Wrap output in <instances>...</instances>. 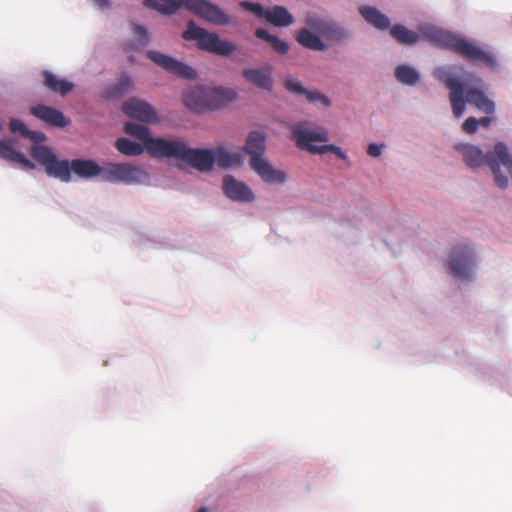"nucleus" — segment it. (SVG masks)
<instances>
[{
  "label": "nucleus",
  "instance_id": "f257e3e1",
  "mask_svg": "<svg viewBox=\"0 0 512 512\" xmlns=\"http://www.w3.org/2000/svg\"><path fill=\"white\" fill-rule=\"evenodd\" d=\"M434 76L449 89V100L453 115L456 118L463 116L466 110V103L475 106L486 114H493L495 112V104L485 95L480 78L474 80L477 86L468 87L445 67L436 68Z\"/></svg>",
  "mask_w": 512,
  "mask_h": 512
},
{
  "label": "nucleus",
  "instance_id": "f03ea898",
  "mask_svg": "<svg viewBox=\"0 0 512 512\" xmlns=\"http://www.w3.org/2000/svg\"><path fill=\"white\" fill-rule=\"evenodd\" d=\"M419 30L422 37L429 42L438 47L449 49L465 60L480 62L491 68L497 66V60L493 54L482 50L479 46L461 36L430 25L421 26Z\"/></svg>",
  "mask_w": 512,
  "mask_h": 512
},
{
  "label": "nucleus",
  "instance_id": "7ed1b4c3",
  "mask_svg": "<svg viewBox=\"0 0 512 512\" xmlns=\"http://www.w3.org/2000/svg\"><path fill=\"white\" fill-rule=\"evenodd\" d=\"M456 148L462 153L464 161L469 167L478 168L487 164L492 170L496 185L500 188L508 186V178L502 174L500 165L502 164L512 177V157L503 142L496 143L494 151L486 154L472 144H459Z\"/></svg>",
  "mask_w": 512,
  "mask_h": 512
},
{
  "label": "nucleus",
  "instance_id": "20e7f679",
  "mask_svg": "<svg viewBox=\"0 0 512 512\" xmlns=\"http://www.w3.org/2000/svg\"><path fill=\"white\" fill-rule=\"evenodd\" d=\"M144 5L166 15H171L181 7H185L194 15L210 23L216 25L230 23L225 11L208 0H144Z\"/></svg>",
  "mask_w": 512,
  "mask_h": 512
},
{
  "label": "nucleus",
  "instance_id": "39448f33",
  "mask_svg": "<svg viewBox=\"0 0 512 512\" xmlns=\"http://www.w3.org/2000/svg\"><path fill=\"white\" fill-rule=\"evenodd\" d=\"M237 97V92L231 88L196 86L183 94V103L191 111L199 113L222 109Z\"/></svg>",
  "mask_w": 512,
  "mask_h": 512
},
{
  "label": "nucleus",
  "instance_id": "423d86ee",
  "mask_svg": "<svg viewBox=\"0 0 512 512\" xmlns=\"http://www.w3.org/2000/svg\"><path fill=\"white\" fill-rule=\"evenodd\" d=\"M292 139L296 142V145L302 149L307 150L313 154H325L332 152L337 155L340 159L345 160L346 154L342 149L336 145H313V142H327L328 132L322 127H318L309 122H299L292 126Z\"/></svg>",
  "mask_w": 512,
  "mask_h": 512
},
{
  "label": "nucleus",
  "instance_id": "0eeeda50",
  "mask_svg": "<svg viewBox=\"0 0 512 512\" xmlns=\"http://www.w3.org/2000/svg\"><path fill=\"white\" fill-rule=\"evenodd\" d=\"M165 152L162 158H176L199 171H210L215 164L213 150L190 148L185 142L180 140H169V143L163 146Z\"/></svg>",
  "mask_w": 512,
  "mask_h": 512
},
{
  "label": "nucleus",
  "instance_id": "6e6552de",
  "mask_svg": "<svg viewBox=\"0 0 512 512\" xmlns=\"http://www.w3.org/2000/svg\"><path fill=\"white\" fill-rule=\"evenodd\" d=\"M182 37L185 40H195L199 49L220 56H229L237 50L234 43L220 39L218 34L197 26L193 20L188 21Z\"/></svg>",
  "mask_w": 512,
  "mask_h": 512
},
{
  "label": "nucleus",
  "instance_id": "1a4fd4ad",
  "mask_svg": "<svg viewBox=\"0 0 512 512\" xmlns=\"http://www.w3.org/2000/svg\"><path fill=\"white\" fill-rule=\"evenodd\" d=\"M30 155L45 168L49 177L59 179L62 182L71 180L72 161L59 160L54 152L47 146L34 145L30 149Z\"/></svg>",
  "mask_w": 512,
  "mask_h": 512
},
{
  "label": "nucleus",
  "instance_id": "9d476101",
  "mask_svg": "<svg viewBox=\"0 0 512 512\" xmlns=\"http://www.w3.org/2000/svg\"><path fill=\"white\" fill-rule=\"evenodd\" d=\"M147 178V173L132 163L105 162L102 164L101 179L106 182L131 185L141 183Z\"/></svg>",
  "mask_w": 512,
  "mask_h": 512
},
{
  "label": "nucleus",
  "instance_id": "9b49d317",
  "mask_svg": "<svg viewBox=\"0 0 512 512\" xmlns=\"http://www.w3.org/2000/svg\"><path fill=\"white\" fill-rule=\"evenodd\" d=\"M474 266L475 254L468 244H459L452 249L449 255L448 272L455 279L471 278Z\"/></svg>",
  "mask_w": 512,
  "mask_h": 512
},
{
  "label": "nucleus",
  "instance_id": "f8f14e48",
  "mask_svg": "<svg viewBox=\"0 0 512 512\" xmlns=\"http://www.w3.org/2000/svg\"><path fill=\"white\" fill-rule=\"evenodd\" d=\"M124 130L127 134L139 139L151 157L162 158L165 152L162 147L168 144L170 139L154 138L150 135V131L146 126L132 122H127Z\"/></svg>",
  "mask_w": 512,
  "mask_h": 512
},
{
  "label": "nucleus",
  "instance_id": "ddd939ff",
  "mask_svg": "<svg viewBox=\"0 0 512 512\" xmlns=\"http://www.w3.org/2000/svg\"><path fill=\"white\" fill-rule=\"evenodd\" d=\"M146 54L150 60L172 74L185 79H193L196 77V72L192 67L173 57L154 50H149Z\"/></svg>",
  "mask_w": 512,
  "mask_h": 512
},
{
  "label": "nucleus",
  "instance_id": "4468645a",
  "mask_svg": "<svg viewBox=\"0 0 512 512\" xmlns=\"http://www.w3.org/2000/svg\"><path fill=\"white\" fill-rule=\"evenodd\" d=\"M123 112L130 118L145 123H154L158 121L157 112L146 101L138 98H131L122 105Z\"/></svg>",
  "mask_w": 512,
  "mask_h": 512
},
{
  "label": "nucleus",
  "instance_id": "2eb2a0df",
  "mask_svg": "<svg viewBox=\"0 0 512 512\" xmlns=\"http://www.w3.org/2000/svg\"><path fill=\"white\" fill-rule=\"evenodd\" d=\"M249 164L252 170L266 183L282 184L286 181L285 172L275 169L264 157L251 158Z\"/></svg>",
  "mask_w": 512,
  "mask_h": 512
},
{
  "label": "nucleus",
  "instance_id": "dca6fc26",
  "mask_svg": "<svg viewBox=\"0 0 512 512\" xmlns=\"http://www.w3.org/2000/svg\"><path fill=\"white\" fill-rule=\"evenodd\" d=\"M223 190L225 195L234 201L251 202L254 200L252 190L245 183L236 180L231 175L224 177Z\"/></svg>",
  "mask_w": 512,
  "mask_h": 512
},
{
  "label": "nucleus",
  "instance_id": "f3484780",
  "mask_svg": "<svg viewBox=\"0 0 512 512\" xmlns=\"http://www.w3.org/2000/svg\"><path fill=\"white\" fill-rule=\"evenodd\" d=\"M31 114L36 118L55 127H65L69 124L63 113L53 107L39 104L30 110Z\"/></svg>",
  "mask_w": 512,
  "mask_h": 512
},
{
  "label": "nucleus",
  "instance_id": "a211bd4d",
  "mask_svg": "<svg viewBox=\"0 0 512 512\" xmlns=\"http://www.w3.org/2000/svg\"><path fill=\"white\" fill-rule=\"evenodd\" d=\"M243 77L258 88L271 91L273 79L270 68H248L242 72Z\"/></svg>",
  "mask_w": 512,
  "mask_h": 512
},
{
  "label": "nucleus",
  "instance_id": "6ab92c4d",
  "mask_svg": "<svg viewBox=\"0 0 512 512\" xmlns=\"http://www.w3.org/2000/svg\"><path fill=\"white\" fill-rule=\"evenodd\" d=\"M71 172H74L80 178L89 179L100 176L102 165L92 159H74L72 160Z\"/></svg>",
  "mask_w": 512,
  "mask_h": 512
},
{
  "label": "nucleus",
  "instance_id": "aec40b11",
  "mask_svg": "<svg viewBox=\"0 0 512 512\" xmlns=\"http://www.w3.org/2000/svg\"><path fill=\"white\" fill-rule=\"evenodd\" d=\"M0 157L20 164L26 169H34L35 164L26 158L21 152L17 151L10 140H0Z\"/></svg>",
  "mask_w": 512,
  "mask_h": 512
},
{
  "label": "nucleus",
  "instance_id": "412c9836",
  "mask_svg": "<svg viewBox=\"0 0 512 512\" xmlns=\"http://www.w3.org/2000/svg\"><path fill=\"white\" fill-rule=\"evenodd\" d=\"M42 76L44 86L52 92L65 96L74 89V84L72 82L61 79L50 71H43Z\"/></svg>",
  "mask_w": 512,
  "mask_h": 512
},
{
  "label": "nucleus",
  "instance_id": "4be33fe9",
  "mask_svg": "<svg viewBox=\"0 0 512 512\" xmlns=\"http://www.w3.org/2000/svg\"><path fill=\"white\" fill-rule=\"evenodd\" d=\"M361 16L371 25L379 30H386L390 27L389 18L372 6H361L359 8Z\"/></svg>",
  "mask_w": 512,
  "mask_h": 512
},
{
  "label": "nucleus",
  "instance_id": "5701e85b",
  "mask_svg": "<svg viewBox=\"0 0 512 512\" xmlns=\"http://www.w3.org/2000/svg\"><path fill=\"white\" fill-rule=\"evenodd\" d=\"M134 88L131 78L122 74L117 82L110 84L105 91V97L109 100H117L122 98L125 94Z\"/></svg>",
  "mask_w": 512,
  "mask_h": 512
},
{
  "label": "nucleus",
  "instance_id": "b1692460",
  "mask_svg": "<svg viewBox=\"0 0 512 512\" xmlns=\"http://www.w3.org/2000/svg\"><path fill=\"white\" fill-rule=\"evenodd\" d=\"M297 42L307 49L325 51L327 46L321 38L308 28H302L296 35Z\"/></svg>",
  "mask_w": 512,
  "mask_h": 512
},
{
  "label": "nucleus",
  "instance_id": "393cba45",
  "mask_svg": "<svg viewBox=\"0 0 512 512\" xmlns=\"http://www.w3.org/2000/svg\"><path fill=\"white\" fill-rule=\"evenodd\" d=\"M134 40H127L122 43V49L125 52L138 51L146 46L149 42L148 33L145 27L132 24Z\"/></svg>",
  "mask_w": 512,
  "mask_h": 512
},
{
  "label": "nucleus",
  "instance_id": "a878e982",
  "mask_svg": "<svg viewBox=\"0 0 512 512\" xmlns=\"http://www.w3.org/2000/svg\"><path fill=\"white\" fill-rule=\"evenodd\" d=\"M244 151L251 158L263 157L265 152V135L259 131L251 132L247 137Z\"/></svg>",
  "mask_w": 512,
  "mask_h": 512
},
{
  "label": "nucleus",
  "instance_id": "bb28decb",
  "mask_svg": "<svg viewBox=\"0 0 512 512\" xmlns=\"http://www.w3.org/2000/svg\"><path fill=\"white\" fill-rule=\"evenodd\" d=\"M265 19L277 27H287L294 20L291 13L283 6H274L271 10H266Z\"/></svg>",
  "mask_w": 512,
  "mask_h": 512
},
{
  "label": "nucleus",
  "instance_id": "cd10ccee",
  "mask_svg": "<svg viewBox=\"0 0 512 512\" xmlns=\"http://www.w3.org/2000/svg\"><path fill=\"white\" fill-rule=\"evenodd\" d=\"M213 156L215 157V163L222 168L236 167L243 162L240 153H230L222 147L213 150Z\"/></svg>",
  "mask_w": 512,
  "mask_h": 512
},
{
  "label": "nucleus",
  "instance_id": "c85d7f7f",
  "mask_svg": "<svg viewBox=\"0 0 512 512\" xmlns=\"http://www.w3.org/2000/svg\"><path fill=\"white\" fill-rule=\"evenodd\" d=\"M391 36L400 44L412 45L419 41L420 34L409 30L403 25L396 24L390 29Z\"/></svg>",
  "mask_w": 512,
  "mask_h": 512
},
{
  "label": "nucleus",
  "instance_id": "c756f323",
  "mask_svg": "<svg viewBox=\"0 0 512 512\" xmlns=\"http://www.w3.org/2000/svg\"><path fill=\"white\" fill-rule=\"evenodd\" d=\"M255 36L259 39L265 40L270 46L279 54L285 55L289 50L287 42L279 39L275 35H271L266 29L258 28L255 31Z\"/></svg>",
  "mask_w": 512,
  "mask_h": 512
},
{
  "label": "nucleus",
  "instance_id": "7c9ffc66",
  "mask_svg": "<svg viewBox=\"0 0 512 512\" xmlns=\"http://www.w3.org/2000/svg\"><path fill=\"white\" fill-rule=\"evenodd\" d=\"M115 147L121 154L126 156H138L145 150L143 144L141 145L125 137L118 138L115 142Z\"/></svg>",
  "mask_w": 512,
  "mask_h": 512
},
{
  "label": "nucleus",
  "instance_id": "2f4dec72",
  "mask_svg": "<svg viewBox=\"0 0 512 512\" xmlns=\"http://www.w3.org/2000/svg\"><path fill=\"white\" fill-rule=\"evenodd\" d=\"M322 36L327 40L340 42L344 39H348L350 37V33L339 24L329 21Z\"/></svg>",
  "mask_w": 512,
  "mask_h": 512
},
{
  "label": "nucleus",
  "instance_id": "473e14b6",
  "mask_svg": "<svg viewBox=\"0 0 512 512\" xmlns=\"http://www.w3.org/2000/svg\"><path fill=\"white\" fill-rule=\"evenodd\" d=\"M396 79L406 85H415L419 80V73L408 65H399L395 69Z\"/></svg>",
  "mask_w": 512,
  "mask_h": 512
},
{
  "label": "nucleus",
  "instance_id": "72a5a7b5",
  "mask_svg": "<svg viewBox=\"0 0 512 512\" xmlns=\"http://www.w3.org/2000/svg\"><path fill=\"white\" fill-rule=\"evenodd\" d=\"M328 22V20H325L316 15H309L306 18V24L308 26V29L320 33L321 35L323 34Z\"/></svg>",
  "mask_w": 512,
  "mask_h": 512
},
{
  "label": "nucleus",
  "instance_id": "f704fd0d",
  "mask_svg": "<svg viewBox=\"0 0 512 512\" xmlns=\"http://www.w3.org/2000/svg\"><path fill=\"white\" fill-rule=\"evenodd\" d=\"M284 87L289 92L297 95H304V93L307 92V89L302 85L300 81L292 78L285 81Z\"/></svg>",
  "mask_w": 512,
  "mask_h": 512
},
{
  "label": "nucleus",
  "instance_id": "c9c22d12",
  "mask_svg": "<svg viewBox=\"0 0 512 512\" xmlns=\"http://www.w3.org/2000/svg\"><path fill=\"white\" fill-rule=\"evenodd\" d=\"M240 6L243 9H245L251 13H254L258 17H265L266 10H264L263 6L259 3L242 1V2H240Z\"/></svg>",
  "mask_w": 512,
  "mask_h": 512
},
{
  "label": "nucleus",
  "instance_id": "e433bc0d",
  "mask_svg": "<svg viewBox=\"0 0 512 512\" xmlns=\"http://www.w3.org/2000/svg\"><path fill=\"white\" fill-rule=\"evenodd\" d=\"M304 95L306 96V98L309 102L314 103L316 101H320L322 103V105L325 107H329L331 105V101L328 99V97H326L324 94L320 93L319 91L307 90V92H305Z\"/></svg>",
  "mask_w": 512,
  "mask_h": 512
},
{
  "label": "nucleus",
  "instance_id": "4c0bfd02",
  "mask_svg": "<svg viewBox=\"0 0 512 512\" xmlns=\"http://www.w3.org/2000/svg\"><path fill=\"white\" fill-rule=\"evenodd\" d=\"M9 129L12 133H20L21 136H25L28 132V127L19 119L12 118L9 122Z\"/></svg>",
  "mask_w": 512,
  "mask_h": 512
},
{
  "label": "nucleus",
  "instance_id": "58836bf2",
  "mask_svg": "<svg viewBox=\"0 0 512 512\" xmlns=\"http://www.w3.org/2000/svg\"><path fill=\"white\" fill-rule=\"evenodd\" d=\"M478 119L471 116L468 117L462 124V130L468 134H474L478 129Z\"/></svg>",
  "mask_w": 512,
  "mask_h": 512
},
{
  "label": "nucleus",
  "instance_id": "ea45409f",
  "mask_svg": "<svg viewBox=\"0 0 512 512\" xmlns=\"http://www.w3.org/2000/svg\"><path fill=\"white\" fill-rule=\"evenodd\" d=\"M24 138H28L36 143H41L46 140V136L43 132L31 131L29 129H28V132L25 134Z\"/></svg>",
  "mask_w": 512,
  "mask_h": 512
},
{
  "label": "nucleus",
  "instance_id": "a19ab883",
  "mask_svg": "<svg viewBox=\"0 0 512 512\" xmlns=\"http://www.w3.org/2000/svg\"><path fill=\"white\" fill-rule=\"evenodd\" d=\"M382 153V145H377L375 143L369 144L367 148V154L371 157H378Z\"/></svg>",
  "mask_w": 512,
  "mask_h": 512
},
{
  "label": "nucleus",
  "instance_id": "79ce46f5",
  "mask_svg": "<svg viewBox=\"0 0 512 512\" xmlns=\"http://www.w3.org/2000/svg\"><path fill=\"white\" fill-rule=\"evenodd\" d=\"M93 2L101 9H106L109 7L108 0H93Z\"/></svg>",
  "mask_w": 512,
  "mask_h": 512
},
{
  "label": "nucleus",
  "instance_id": "37998d69",
  "mask_svg": "<svg viewBox=\"0 0 512 512\" xmlns=\"http://www.w3.org/2000/svg\"><path fill=\"white\" fill-rule=\"evenodd\" d=\"M491 123V118L490 117H482L480 119H478V125H481L483 127H488Z\"/></svg>",
  "mask_w": 512,
  "mask_h": 512
},
{
  "label": "nucleus",
  "instance_id": "c03bdc74",
  "mask_svg": "<svg viewBox=\"0 0 512 512\" xmlns=\"http://www.w3.org/2000/svg\"><path fill=\"white\" fill-rule=\"evenodd\" d=\"M197 512H208V510L205 507H202Z\"/></svg>",
  "mask_w": 512,
  "mask_h": 512
},
{
  "label": "nucleus",
  "instance_id": "a18cd8bd",
  "mask_svg": "<svg viewBox=\"0 0 512 512\" xmlns=\"http://www.w3.org/2000/svg\"><path fill=\"white\" fill-rule=\"evenodd\" d=\"M129 60H130L131 62H133V61H134V57H133V56L129 57Z\"/></svg>",
  "mask_w": 512,
  "mask_h": 512
}]
</instances>
